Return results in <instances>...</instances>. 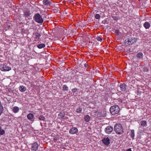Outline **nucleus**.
Segmentation results:
<instances>
[{
  "instance_id": "4468645a",
  "label": "nucleus",
  "mask_w": 151,
  "mask_h": 151,
  "mask_svg": "<svg viewBox=\"0 0 151 151\" xmlns=\"http://www.w3.org/2000/svg\"><path fill=\"white\" fill-rule=\"evenodd\" d=\"M34 116V115L32 113H29L27 116L28 119L30 120L32 119Z\"/></svg>"
},
{
  "instance_id": "c85d7f7f",
  "label": "nucleus",
  "mask_w": 151,
  "mask_h": 151,
  "mask_svg": "<svg viewBox=\"0 0 151 151\" xmlns=\"http://www.w3.org/2000/svg\"><path fill=\"white\" fill-rule=\"evenodd\" d=\"M143 71L144 72H147L148 71V68L147 67H145L143 68Z\"/></svg>"
},
{
  "instance_id": "f3484780",
  "label": "nucleus",
  "mask_w": 151,
  "mask_h": 151,
  "mask_svg": "<svg viewBox=\"0 0 151 151\" xmlns=\"http://www.w3.org/2000/svg\"><path fill=\"white\" fill-rule=\"evenodd\" d=\"M143 57V54L142 53L139 52L137 54V57L139 59H141Z\"/></svg>"
},
{
  "instance_id": "aec40b11",
  "label": "nucleus",
  "mask_w": 151,
  "mask_h": 151,
  "mask_svg": "<svg viewBox=\"0 0 151 151\" xmlns=\"http://www.w3.org/2000/svg\"><path fill=\"white\" fill-rule=\"evenodd\" d=\"M35 39L36 40H38L39 39V37L41 36V34L38 32H36L35 34Z\"/></svg>"
},
{
  "instance_id": "5701e85b",
  "label": "nucleus",
  "mask_w": 151,
  "mask_h": 151,
  "mask_svg": "<svg viewBox=\"0 0 151 151\" xmlns=\"http://www.w3.org/2000/svg\"><path fill=\"white\" fill-rule=\"evenodd\" d=\"M112 17L114 20L115 21H117L120 19V17L119 16H112Z\"/></svg>"
},
{
  "instance_id": "f8f14e48",
  "label": "nucleus",
  "mask_w": 151,
  "mask_h": 151,
  "mask_svg": "<svg viewBox=\"0 0 151 151\" xmlns=\"http://www.w3.org/2000/svg\"><path fill=\"white\" fill-rule=\"evenodd\" d=\"M140 125L141 127H145L147 125V122L145 120L142 121L140 122Z\"/></svg>"
},
{
  "instance_id": "423d86ee",
  "label": "nucleus",
  "mask_w": 151,
  "mask_h": 151,
  "mask_svg": "<svg viewBox=\"0 0 151 151\" xmlns=\"http://www.w3.org/2000/svg\"><path fill=\"white\" fill-rule=\"evenodd\" d=\"M102 141L105 145L108 146L110 143V139L109 137H105L103 139Z\"/></svg>"
},
{
  "instance_id": "a211bd4d",
  "label": "nucleus",
  "mask_w": 151,
  "mask_h": 151,
  "mask_svg": "<svg viewBox=\"0 0 151 151\" xmlns=\"http://www.w3.org/2000/svg\"><path fill=\"white\" fill-rule=\"evenodd\" d=\"M19 108L17 106L14 107L13 109V111L14 113H16L17 112L19 111Z\"/></svg>"
},
{
  "instance_id": "e433bc0d",
  "label": "nucleus",
  "mask_w": 151,
  "mask_h": 151,
  "mask_svg": "<svg viewBox=\"0 0 151 151\" xmlns=\"http://www.w3.org/2000/svg\"><path fill=\"white\" fill-rule=\"evenodd\" d=\"M144 131V130L143 129L141 131L142 132H143Z\"/></svg>"
},
{
  "instance_id": "20e7f679",
  "label": "nucleus",
  "mask_w": 151,
  "mask_h": 151,
  "mask_svg": "<svg viewBox=\"0 0 151 151\" xmlns=\"http://www.w3.org/2000/svg\"><path fill=\"white\" fill-rule=\"evenodd\" d=\"M35 21L39 24H42L43 22V19L40 15L38 13L35 14L34 17Z\"/></svg>"
},
{
  "instance_id": "a878e982",
  "label": "nucleus",
  "mask_w": 151,
  "mask_h": 151,
  "mask_svg": "<svg viewBox=\"0 0 151 151\" xmlns=\"http://www.w3.org/2000/svg\"><path fill=\"white\" fill-rule=\"evenodd\" d=\"M39 119L41 121H44L45 119V117L43 115H40L38 117Z\"/></svg>"
},
{
  "instance_id": "f03ea898",
  "label": "nucleus",
  "mask_w": 151,
  "mask_h": 151,
  "mask_svg": "<svg viewBox=\"0 0 151 151\" xmlns=\"http://www.w3.org/2000/svg\"><path fill=\"white\" fill-rule=\"evenodd\" d=\"M120 110L119 108L117 105H114L111 107L110 111L112 115L118 114Z\"/></svg>"
},
{
  "instance_id": "c756f323",
  "label": "nucleus",
  "mask_w": 151,
  "mask_h": 151,
  "mask_svg": "<svg viewBox=\"0 0 151 151\" xmlns=\"http://www.w3.org/2000/svg\"><path fill=\"white\" fill-rule=\"evenodd\" d=\"M100 16L99 14H96L95 16V18L96 19H99L100 18Z\"/></svg>"
},
{
  "instance_id": "ddd939ff",
  "label": "nucleus",
  "mask_w": 151,
  "mask_h": 151,
  "mask_svg": "<svg viewBox=\"0 0 151 151\" xmlns=\"http://www.w3.org/2000/svg\"><path fill=\"white\" fill-rule=\"evenodd\" d=\"M150 24L148 22H146L143 24V26L146 29H148L150 27Z\"/></svg>"
},
{
  "instance_id": "9b49d317",
  "label": "nucleus",
  "mask_w": 151,
  "mask_h": 151,
  "mask_svg": "<svg viewBox=\"0 0 151 151\" xmlns=\"http://www.w3.org/2000/svg\"><path fill=\"white\" fill-rule=\"evenodd\" d=\"M121 90L122 91H125L126 90V85L124 83L121 84L120 85Z\"/></svg>"
},
{
  "instance_id": "1a4fd4ad",
  "label": "nucleus",
  "mask_w": 151,
  "mask_h": 151,
  "mask_svg": "<svg viewBox=\"0 0 151 151\" xmlns=\"http://www.w3.org/2000/svg\"><path fill=\"white\" fill-rule=\"evenodd\" d=\"M38 144L36 142H34L32 144L31 148L32 150L36 151L38 149Z\"/></svg>"
},
{
  "instance_id": "7c9ffc66",
  "label": "nucleus",
  "mask_w": 151,
  "mask_h": 151,
  "mask_svg": "<svg viewBox=\"0 0 151 151\" xmlns=\"http://www.w3.org/2000/svg\"><path fill=\"white\" fill-rule=\"evenodd\" d=\"M5 133V131L4 130L1 129L0 130V134L1 135H3Z\"/></svg>"
},
{
  "instance_id": "6ab92c4d",
  "label": "nucleus",
  "mask_w": 151,
  "mask_h": 151,
  "mask_svg": "<svg viewBox=\"0 0 151 151\" xmlns=\"http://www.w3.org/2000/svg\"><path fill=\"white\" fill-rule=\"evenodd\" d=\"M43 4L45 5H47L50 3L49 0H44L43 1Z\"/></svg>"
},
{
  "instance_id": "2eb2a0df",
  "label": "nucleus",
  "mask_w": 151,
  "mask_h": 151,
  "mask_svg": "<svg viewBox=\"0 0 151 151\" xmlns=\"http://www.w3.org/2000/svg\"><path fill=\"white\" fill-rule=\"evenodd\" d=\"M90 117L88 115H86L84 117V120L86 122H88L90 120Z\"/></svg>"
},
{
  "instance_id": "72a5a7b5",
  "label": "nucleus",
  "mask_w": 151,
  "mask_h": 151,
  "mask_svg": "<svg viewBox=\"0 0 151 151\" xmlns=\"http://www.w3.org/2000/svg\"><path fill=\"white\" fill-rule=\"evenodd\" d=\"M53 140L55 142H56L57 140V139L56 138H54L53 139Z\"/></svg>"
},
{
  "instance_id": "f704fd0d",
  "label": "nucleus",
  "mask_w": 151,
  "mask_h": 151,
  "mask_svg": "<svg viewBox=\"0 0 151 151\" xmlns=\"http://www.w3.org/2000/svg\"><path fill=\"white\" fill-rule=\"evenodd\" d=\"M127 151H132L131 148H129V149H128L127 150Z\"/></svg>"
},
{
  "instance_id": "4c0bfd02",
  "label": "nucleus",
  "mask_w": 151,
  "mask_h": 151,
  "mask_svg": "<svg viewBox=\"0 0 151 151\" xmlns=\"http://www.w3.org/2000/svg\"><path fill=\"white\" fill-rule=\"evenodd\" d=\"M1 129V127L0 126V130Z\"/></svg>"
},
{
  "instance_id": "4be33fe9",
  "label": "nucleus",
  "mask_w": 151,
  "mask_h": 151,
  "mask_svg": "<svg viewBox=\"0 0 151 151\" xmlns=\"http://www.w3.org/2000/svg\"><path fill=\"white\" fill-rule=\"evenodd\" d=\"M130 136L131 138L133 139L134 137V130L132 129L131 130Z\"/></svg>"
},
{
  "instance_id": "c9c22d12",
  "label": "nucleus",
  "mask_w": 151,
  "mask_h": 151,
  "mask_svg": "<svg viewBox=\"0 0 151 151\" xmlns=\"http://www.w3.org/2000/svg\"><path fill=\"white\" fill-rule=\"evenodd\" d=\"M87 64H86V63H85L84 64V66L85 67H87Z\"/></svg>"
},
{
  "instance_id": "bb28decb",
  "label": "nucleus",
  "mask_w": 151,
  "mask_h": 151,
  "mask_svg": "<svg viewBox=\"0 0 151 151\" xmlns=\"http://www.w3.org/2000/svg\"><path fill=\"white\" fill-rule=\"evenodd\" d=\"M82 108L79 107L76 109V112L77 113H81L82 111Z\"/></svg>"
},
{
  "instance_id": "0eeeda50",
  "label": "nucleus",
  "mask_w": 151,
  "mask_h": 151,
  "mask_svg": "<svg viewBox=\"0 0 151 151\" xmlns=\"http://www.w3.org/2000/svg\"><path fill=\"white\" fill-rule=\"evenodd\" d=\"M78 132V129L75 127L71 128L69 130V133L71 134H77Z\"/></svg>"
},
{
  "instance_id": "9d476101",
  "label": "nucleus",
  "mask_w": 151,
  "mask_h": 151,
  "mask_svg": "<svg viewBox=\"0 0 151 151\" xmlns=\"http://www.w3.org/2000/svg\"><path fill=\"white\" fill-rule=\"evenodd\" d=\"M65 113L63 111H62L58 115V117L59 119H60L63 120L65 119Z\"/></svg>"
},
{
  "instance_id": "39448f33",
  "label": "nucleus",
  "mask_w": 151,
  "mask_h": 151,
  "mask_svg": "<svg viewBox=\"0 0 151 151\" xmlns=\"http://www.w3.org/2000/svg\"><path fill=\"white\" fill-rule=\"evenodd\" d=\"M0 69L2 71H8L11 69V68L5 64L1 65Z\"/></svg>"
},
{
  "instance_id": "393cba45",
  "label": "nucleus",
  "mask_w": 151,
  "mask_h": 151,
  "mask_svg": "<svg viewBox=\"0 0 151 151\" xmlns=\"http://www.w3.org/2000/svg\"><path fill=\"white\" fill-rule=\"evenodd\" d=\"M63 90L65 91H68V87L66 85H64L63 87Z\"/></svg>"
},
{
  "instance_id": "412c9836",
  "label": "nucleus",
  "mask_w": 151,
  "mask_h": 151,
  "mask_svg": "<svg viewBox=\"0 0 151 151\" xmlns=\"http://www.w3.org/2000/svg\"><path fill=\"white\" fill-rule=\"evenodd\" d=\"M45 45L44 44H41L37 45V47L39 49H41L45 47Z\"/></svg>"
},
{
  "instance_id": "dca6fc26",
  "label": "nucleus",
  "mask_w": 151,
  "mask_h": 151,
  "mask_svg": "<svg viewBox=\"0 0 151 151\" xmlns=\"http://www.w3.org/2000/svg\"><path fill=\"white\" fill-rule=\"evenodd\" d=\"M19 88L20 91L22 92H24L26 90V88L23 86H20Z\"/></svg>"
},
{
  "instance_id": "f257e3e1",
  "label": "nucleus",
  "mask_w": 151,
  "mask_h": 151,
  "mask_svg": "<svg viewBox=\"0 0 151 151\" xmlns=\"http://www.w3.org/2000/svg\"><path fill=\"white\" fill-rule=\"evenodd\" d=\"M114 130L116 133L118 134H123L124 131L122 125L120 124H117L114 127Z\"/></svg>"
},
{
  "instance_id": "473e14b6",
  "label": "nucleus",
  "mask_w": 151,
  "mask_h": 151,
  "mask_svg": "<svg viewBox=\"0 0 151 151\" xmlns=\"http://www.w3.org/2000/svg\"><path fill=\"white\" fill-rule=\"evenodd\" d=\"M119 33V31L118 30H115V33H116V35H118Z\"/></svg>"
},
{
  "instance_id": "cd10ccee",
  "label": "nucleus",
  "mask_w": 151,
  "mask_h": 151,
  "mask_svg": "<svg viewBox=\"0 0 151 151\" xmlns=\"http://www.w3.org/2000/svg\"><path fill=\"white\" fill-rule=\"evenodd\" d=\"M96 38V39L99 41H100V42H102V41L103 39L102 37L98 36Z\"/></svg>"
},
{
  "instance_id": "2f4dec72",
  "label": "nucleus",
  "mask_w": 151,
  "mask_h": 151,
  "mask_svg": "<svg viewBox=\"0 0 151 151\" xmlns=\"http://www.w3.org/2000/svg\"><path fill=\"white\" fill-rule=\"evenodd\" d=\"M72 91L74 93L78 91V89L77 88H75L73 89Z\"/></svg>"
},
{
  "instance_id": "b1692460",
  "label": "nucleus",
  "mask_w": 151,
  "mask_h": 151,
  "mask_svg": "<svg viewBox=\"0 0 151 151\" xmlns=\"http://www.w3.org/2000/svg\"><path fill=\"white\" fill-rule=\"evenodd\" d=\"M30 12L27 11L24 12V16L28 17L30 15Z\"/></svg>"
},
{
  "instance_id": "6e6552de",
  "label": "nucleus",
  "mask_w": 151,
  "mask_h": 151,
  "mask_svg": "<svg viewBox=\"0 0 151 151\" xmlns=\"http://www.w3.org/2000/svg\"><path fill=\"white\" fill-rule=\"evenodd\" d=\"M113 130V127L110 126H107L105 129V132L107 134H110Z\"/></svg>"
},
{
  "instance_id": "7ed1b4c3",
  "label": "nucleus",
  "mask_w": 151,
  "mask_h": 151,
  "mask_svg": "<svg viewBox=\"0 0 151 151\" xmlns=\"http://www.w3.org/2000/svg\"><path fill=\"white\" fill-rule=\"evenodd\" d=\"M137 40V38H129L126 39L124 42L125 43L126 45H130L135 43Z\"/></svg>"
}]
</instances>
